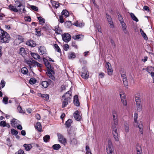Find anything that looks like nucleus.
I'll return each instance as SVG.
<instances>
[{
    "label": "nucleus",
    "instance_id": "nucleus-1",
    "mask_svg": "<svg viewBox=\"0 0 154 154\" xmlns=\"http://www.w3.org/2000/svg\"><path fill=\"white\" fill-rule=\"evenodd\" d=\"M43 60L44 63L48 69L46 74L50 79L53 81H55V78L54 76L55 72L54 71V68L51 66L50 63L47 59L43 58Z\"/></svg>",
    "mask_w": 154,
    "mask_h": 154
},
{
    "label": "nucleus",
    "instance_id": "nucleus-2",
    "mask_svg": "<svg viewBox=\"0 0 154 154\" xmlns=\"http://www.w3.org/2000/svg\"><path fill=\"white\" fill-rule=\"evenodd\" d=\"M10 37L9 35L6 32L0 29V41L3 43L9 42Z\"/></svg>",
    "mask_w": 154,
    "mask_h": 154
},
{
    "label": "nucleus",
    "instance_id": "nucleus-3",
    "mask_svg": "<svg viewBox=\"0 0 154 154\" xmlns=\"http://www.w3.org/2000/svg\"><path fill=\"white\" fill-rule=\"evenodd\" d=\"M15 3V7L12 5H10L9 7V9L14 12H17L18 11H19L20 12H21L22 9L21 8H22L24 7L23 4L24 3Z\"/></svg>",
    "mask_w": 154,
    "mask_h": 154
},
{
    "label": "nucleus",
    "instance_id": "nucleus-4",
    "mask_svg": "<svg viewBox=\"0 0 154 154\" xmlns=\"http://www.w3.org/2000/svg\"><path fill=\"white\" fill-rule=\"evenodd\" d=\"M106 150L108 154H112L113 146L112 142L110 140H109L108 141V145L106 146Z\"/></svg>",
    "mask_w": 154,
    "mask_h": 154
},
{
    "label": "nucleus",
    "instance_id": "nucleus-5",
    "mask_svg": "<svg viewBox=\"0 0 154 154\" xmlns=\"http://www.w3.org/2000/svg\"><path fill=\"white\" fill-rule=\"evenodd\" d=\"M62 39L66 42H68L71 39L70 35L67 33H65L62 35Z\"/></svg>",
    "mask_w": 154,
    "mask_h": 154
},
{
    "label": "nucleus",
    "instance_id": "nucleus-6",
    "mask_svg": "<svg viewBox=\"0 0 154 154\" xmlns=\"http://www.w3.org/2000/svg\"><path fill=\"white\" fill-rule=\"evenodd\" d=\"M112 134L115 140L116 141H118L119 138L116 127H112Z\"/></svg>",
    "mask_w": 154,
    "mask_h": 154
},
{
    "label": "nucleus",
    "instance_id": "nucleus-7",
    "mask_svg": "<svg viewBox=\"0 0 154 154\" xmlns=\"http://www.w3.org/2000/svg\"><path fill=\"white\" fill-rule=\"evenodd\" d=\"M106 67L107 70L108 75H112V74L113 70L112 68L111 64L108 62H107L106 64Z\"/></svg>",
    "mask_w": 154,
    "mask_h": 154
},
{
    "label": "nucleus",
    "instance_id": "nucleus-8",
    "mask_svg": "<svg viewBox=\"0 0 154 154\" xmlns=\"http://www.w3.org/2000/svg\"><path fill=\"white\" fill-rule=\"evenodd\" d=\"M57 135L58 137V139L60 142L62 143L65 144L66 143V140L64 138L63 136L60 133H57Z\"/></svg>",
    "mask_w": 154,
    "mask_h": 154
},
{
    "label": "nucleus",
    "instance_id": "nucleus-9",
    "mask_svg": "<svg viewBox=\"0 0 154 154\" xmlns=\"http://www.w3.org/2000/svg\"><path fill=\"white\" fill-rule=\"evenodd\" d=\"M81 76L82 78L85 79H87L88 78V72L87 69L85 68H82Z\"/></svg>",
    "mask_w": 154,
    "mask_h": 154
},
{
    "label": "nucleus",
    "instance_id": "nucleus-10",
    "mask_svg": "<svg viewBox=\"0 0 154 154\" xmlns=\"http://www.w3.org/2000/svg\"><path fill=\"white\" fill-rule=\"evenodd\" d=\"M53 82L50 79H48V81H44L42 82L41 85L43 88H46L49 85L53 84Z\"/></svg>",
    "mask_w": 154,
    "mask_h": 154
},
{
    "label": "nucleus",
    "instance_id": "nucleus-11",
    "mask_svg": "<svg viewBox=\"0 0 154 154\" xmlns=\"http://www.w3.org/2000/svg\"><path fill=\"white\" fill-rule=\"evenodd\" d=\"M76 129L75 128L72 126L68 130V133L70 136H75L76 135Z\"/></svg>",
    "mask_w": 154,
    "mask_h": 154
},
{
    "label": "nucleus",
    "instance_id": "nucleus-12",
    "mask_svg": "<svg viewBox=\"0 0 154 154\" xmlns=\"http://www.w3.org/2000/svg\"><path fill=\"white\" fill-rule=\"evenodd\" d=\"M72 92L70 91H67L64 95L62 96V98H64L70 100L72 97Z\"/></svg>",
    "mask_w": 154,
    "mask_h": 154
},
{
    "label": "nucleus",
    "instance_id": "nucleus-13",
    "mask_svg": "<svg viewBox=\"0 0 154 154\" xmlns=\"http://www.w3.org/2000/svg\"><path fill=\"white\" fill-rule=\"evenodd\" d=\"M106 17L107 20V21L110 24V27L113 28L114 27V25L113 24V22L112 21V18L109 15L107 14H106Z\"/></svg>",
    "mask_w": 154,
    "mask_h": 154
},
{
    "label": "nucleus",
    "instance_id": "nucleus-14",
    "mask_svg": "<svg viewBox=\"0 0 154 154\" xmlns=\"http://www.w3.org/2000/svg\"><path fill=\"white\" fill-rule=\"evenodd\" d=\"M73 116L75 119L78 121H79L81 118V116L80 115L79 112L78 110L75 112Z\"/></svg>",
    "mask_w": 154,
    "mask_h": 154
},
{
    "label": "nucleus",
    "instance_id": "nucleus-15",
    "mask_svg": "<svg viewBox=\"0 0 154 154\" xmlns=\"http://www.w3.org/2000/svg\"><path fill=\"white\" fill-rule=\"evenodd\" d=\"M26 44L27 45L32 47H34L36 46V44L35 42L32 40H29L26 41Z\"/></svg>",
    "mask_w": 154,
    "mask_h": 154
},
{
    "label": "nucleus",
    "instance_id": "nucleus-16",
    "mask_svg": "<svg viewBox=\"0 0 154 154\" xmlns=\"http://www.w3.org/2000/svg\"><path fill=\"white\" fill-rule=\"evenodd\" d=\"M74 103L76 106H79L80 105V103L78 100V96L75 95L74 97Z\"/></svg>",
    "mask_w": 154,
    "mask_h": 154
},
{
    "label": "nucleus",
    "instance_id": "nucleus-17",
    "mask_svg": "<svg viewBox=\"0 0 154 154\" xmlns=\"http://www.w3.org/2000/svg\"><path fill=\"white\" fill-rule=\"evenodd\" d=\"M38 50L40 54H43L46 52V48L43 46H40L38 48Z\"/></svg>",
    "mask_w": 154,
    "mask_h": 154
},
{
    "label": "nucleus",
    "instance_id": "nucleus-18",
    "mask_svg": "<svg viewBox=\"0 0 154 154\" xmlns=\"http://www.w3.org/2000/svg\"><path fill=\"white\" fill-rule=\"evenodd\" d=\"M25 62L29 66L30 68H31L32 66L34 67V66H35L34 65H33V64H34V60L31 61L30 60H25Z\"/></svg>",
    "mask_w": 154,
    "mask_h": 154
},
{
    "label": "nucleus",
    "instance_id": "nucleus-19",
    "mask_svg": "<svg viewBox=\"0 0 154 154\" xmlns=\"http://www.w3.org/2000/svg\"><path fill=\"white\" fill-rule=\"evenodd\" d=\"M136 149L137 152V154H142L141 147L139 144H137Z\"/></svg>",
    "mask_w": 154,
    "mask_h": 154
},
{
    "label": "nucleus",
    "instance_id": "nucleus-20",
    "mask_svg": "<svg viewBox=\"0 0 154 154\" xmlns=\"http://www.w3.org/2000/svg\"><path fill=\"white\" fill-rule=\"evenodd\" d=\"M35 129L39 132H41L42 129V126L41 123L38 122L35 126Z\"/></svg>",
    "mask_w": 154,
    "mask_h": 154
},
{
    "label": "nucleus",
    "instance_id": "nucleus-21",
    "mask_svg": "<svg viewBox=\"0 0 154 154\" xmlns=\"http://www.w3.org/2000/svg\"><path fill=\"white\" fill-rule=\"evenodd\" d=\"M62 108H63L66 107L68 104V102H70V100L64 98H62Z\"/></svg>",
    "mask_w": 154,
    "mask_h": 154
},
{
    "label": "nucleus",
    "instance_id": "nucleus-22",
    "mask_svg": "<svg viewBox=\"0 0 154 154\" xmlns=\"http://www.w3.org/2000/svg\"><path fill=\"white\" fill-rule=\"evenodd\" d=\"M118 116L113 118V122L112 125V127H116L118 124Z\"/></svg>",
    "mask_w": 154,
    "mask_h": 154
},
{
    "label": "nucleus",
    "instance_id": "nucleus-23",
    "mask_svg": "<svg viewBox=\"0 0 154 154\" xmlns=\"http://www.w3.org/2000/svg\"><path fill=\"white\" fill-rule=\"evenodd\" d=\"M11 125L12 127H16L17 126L18 124L17 120L14 118L11 121Z\"/></svg>",
    "mask_w": 154,
    "mask_h": 154
},
{
    "label": "nucleus",
    "instance_id": "nucleus-24",
    "mask_svg": "<svg viewBox=\"0 0 154 154\" xmlns=\"http://www.w3.org/2000/svg\"><path fill=\"white\" fill-rule=\"evenodd\" d=\"M54 30L55 31V32L58 34H60L62 32V30L60 28L58 25L56 26L55 27Z\"/></svg>",
    "mask_w": 154,
    "mask_h": 154
},
{
    "label": "nucleus",
    "instance_id": "nucleus-25",
    "mask_svg": "<svg viewBox=\"0 0 154 154\" xmlns=\"http://www.w3.org/2000/svg\"><path fill=\"white\" fill-rule=\"evenodd\" d=\"M30 54L35 59H40V56L37 53L31 52Z\"/></svg>",
    "mask_w": 154,
    "mask_h": 154
},
{
    "label": "nucleus",
    "instance_id": "nucleus-26",
    "mask_svg": "<svg viewBox=\"0 0 154 154\" xmlns=\"http://www.w3.org/2000/svg\"><path fill=\"white\" fill-rule=\"evenodd\" d=\"M39 96L42 97L45 100H48L49 99V95L48 94H40Z\"/></svg>",
    "mask_w": 154,
    "mask_h": 154
},
{
    "label": "nucleus",
    "instance_id": "nucleus-27",
    "mask_svg": "<svg viewBox=\"0 0 154 154\" xmlns=\"http://www.w3.org/2000/svg\"><path fill=\"white\" fill-rule=\"evenodd\" d=\"M61 14L62 16H64L66 18L69 16V13L68 11L66 10H63L61 12Z\"/></svg>",
    "mask_w": 154,
    "mask_h": 154
},
{
    "label": "nucleus",
    "instance_id": "nucleus-28",
    "mask_svg": "<svg viewBox=\"0 0 154 154\" xmlns=\"http://www.w3.org/2000/svg\"><path fill=\"white\" fill-rule=\"evenodd\" d=\"M23 146L25 147L26 151H29L32 148V146L31 144H24Z\"/></svg>",
    "mask_w": 154,
    "mask_h": 154
},
{
    "label": "nucleus",
    "instance_id": "nucleus-29",
    "mask_svg": "<svg viewBox=\"0 0 154 154\" xmlns=\"http://www.w3.org/2000/svg\"><path fill=\"white\" fill-rule=\"evenodd\" d=\"M23 39L24 38L22 36L19 35L17 36V39L15 40L14 42H19L18 43H20L23 41Z\"/></svg>",
    "mask_w": 154,
    "mask_h": 154
},
{
    "label": "nucleus",
    "instance_id": "nucleus-30",
    "mask_svg": "<svg viewBox=\"0 0 154 154\" xmlns=\"http://www.w3.org/2000/svg\"><path fill=\"white\" fill-rule=\"evenodd\" d=\"M72 123V121L71 119H69L66 121L65 125L66 128H68L71 126V124Z\"/></svg>",
    "mask_w": 154,
    "mask_h": 154
},
{
    "label": "nucleus",
    "instance_id": "nucleus-31",
    "mask_svg": "<svg viewBox=\"0 0 154 154\" xmlns=\"http://www.w3.org/2000/svg\"><path fill=\"white\" fill-rule=\"evenodd\" d=\"M140 31L142 36H143V38L146 40H148V38L145 33H144L143 31L141 29H140Z\"/></svg>",
    "mask_w": 154,
    "mask_h": 154
},
{
    "label": "nucleus",
    "instance_id": "nucleus-32",
    "mask_svg": "<svg viewBox=\"0 0 154 154\" xmlns=\"http://www.w3.org/2000/svg\"><path fill=\"white\" fill-rule=\"evenodd\" d=\"M28 72V70L26 67H23L21 69V72L23 74H26Z\"/></svg>",
    "mask_w": 154,
    "mask_h": 154
},
{
    "label": "nucleus",
    "instance_id": "nucleus-33",
    "mask_svg": "<svg viewBox=\"0 0 154 154\" xmlns=\"http://www.w3.org/2000/svg\"><path fill=\"white\" fill-rule=\"evenodd\" d=\"M19 53L22 55L26 53L25 49L23 47L21 48L19 50Z\"/></svg>",
    "mask_w": 154,
    "mask_h": 154
},
{
    "label": "nucleus",
    "instance_id": "nucleus-34",
    "mask_svg": "<svg viewBox=\"0 0 154 154\" xmlns=\"http://www.w3.org/2000/svg\"><path fill=\"white\" fill-rule=\"evenodd\" d=\"M138 117V114L135 113L134 114V124H138L137 119Z\"/></svg>",
    "mask_w": 154,
    "mask_h": 154
},
{
    "label": "nucleus",
    "instance_id": "nucleus-35",
    "mask_svg": "<svg viewBox=\"0 0 154 154\" xmlns=\"http://www.w3.org/2000/svg\"><path fill=\"white\" fill-rule=\"evenodd\" d=\"M37 81L36 79L34 78H31L29 81V83L31 85L35 84Z\"/></svg>",
    "mask_w": 154,
    "mask_h": 154
},
{
    "label": "nucleus",
    "instance_id": "nucleus-36",
    "mask_svg": "<svg viewBox=\"0 0 154 154\" xmlns=\"http://www.w3.org/2000/svg\"><path fill=\"white\" fill-rule=\"evenodd\" d=\"M75 55L74 53H71L69 54L68 55V57L69 59L74 58L75 57Z\"/></svg>",
    "mask_w": 154,
    "mask_h": 154
},
{
    "label": "nucleus",
    "instance_id": "nucleus-37",
    "mask_svg": "<svg viewBox=\"0 0 154 154\" xmlns=\"http://www.w3.org/2000/svg\"><path fill=\"white\" fill-rule=\"evenodd\" d=\"M54 49L58 52L60 53L61 52V50L57 44H55L54 45Z\"/></svg>",
    "mask_w": 154,
    "mask_h": 154
},
{
    "label": "nucleus",
    "instance_id": "nucleus-38",
    "mask_svg": "<svg viewBox=\"0 0 154 154\" xmlns=\"http://www.w3.org/2000/svg\"><path fill=\"white\" fill-rule=\"evenodd\" d=\"M135 99L136 104L141 103V100L140 96H135Z\"/></svg>",
    "mask_w": 154,
    "mask_h": 154
},
{
    "label": "nucleus",
    "instance_id": "nucleus-39",
    "mask_svg": "<svg viewBox=\"0 0 154 154\" xmlns=\"http://www.w3.org/2000/svg\"><path fill=\"white\" fill-rule=\"evenodd\" d=\"M130 15L131 18L134 20L136 22H138V19L136 17L133 13H131L130 14Z\"/></svg>",
    "mask_w": 154,
    "mask_h": 154
},
{
    "label": "nucleus",
    "instance_id": "nucleus-40",
    "mask_svg": "<svg viewBox=\"0 0 154 154\" xmlns=\"http://www.w3.org/2000/svg\"><path fill=\"white\" fill-rule=\"evenodd\" d=\"M43 139L44 142H47L48 141V140H49L50 139V136L48 135H46L44 137Z\"/></svg>",
    "mask_w": 154,
    "mask_h": 154
},
{
    "label": "nucleus",
    "instance_id": "nucleus-41",
    "mask_svg": "<svg viewBox=\"0 0 154 154\" xmlns=\"http://www.w3.org/2000/svg\"><path fill=\"white\" fill-rule=\"evenodd\" d=\"M38 20H39L40 22V24H42V23H45V20L41 17H37Z\"/></svg>",
    "mask_w": 154,
    "mask_h": 154
},
{
    "label": "nucleus",
    "instance_id": "nucleus-42",
    "mask_svg": "<svg viewBox=\"0 0 154 154\" xmlns=\"http://www.w3.org/2000/svg\"><path fill=\"white\" fill-rule=\"evenodd\" d=\"M52 147L54 149L58 150L60 148L61 146L59 144H56L53 145Z\"/></svg>",
    "mask_w": 154,
    "mask_h": 154
},
{
    "label": "nucleus",
    "instance_id": "nucleus-43",
    "mask_svg": "<svg viewBox=\"0 0 154 154\" xmlns=\"http://www.w3.org/2000/svg\"><path fill=\"white\" fill-rule=\"evenodd\" d=\"M65 26L67 28H69L72 25V24L70 21H67L65 23Z\"/></svg>",
    "mask_w": 154,
    "mask_h": 154
},
{
    "label": "nucleus",
    "instance_id": "nucleus-44",
    "mask_svg": "<svg viewBox=\"0 0 154 154\" xmlns=\"http://www.w3.org/2000/svg\"><path fill=\"white\" fill-rule=\"evenodd\" d=\"M77 143V139L75 138H73L70 140V143L72 144H76Z\"/></svg>",
    "mask_w": 154,
    "mask_h": 154
},
{
    "label": "nucleus",
    "instance_id": "nucleus-45",
    "mask_svg": "<svg viewBox=\"0 0 154 154\" xmlns=\"http://www.w3.org/2000/svg\"><path fill=\"white\" fill-rule=\"evenodd\" d=\"M82 37H83V36L82 35H76L75 36H73L72 37V38L75 40H78V39H79L80 38H81Z\"/></svg>",
    "mask_w": 154,
    "mask_h": 154
},
{
    "label": "nucleus",
    "instance_id": "nucleus-46",
    "mask_svg": "<svg viewBox=\"0 0 154 154\" xmlns=\"http://www.w3.org/2000/svg\"><path fill=\"white\" fill-rule=\"evenodd\" d=\"M95 26V27L97 29L98 32H101V26L98 23H96Z\"/></svg>",
    "mask_w": 154,
    "mask_h": 154
},
{
    "label": "nucleus",
    "instance_id": "nucleus-47",
    "mask_svg": "<svg viewBox=\"0 0 154 154\" xmlns=\"http://www.w3.org/2000/svg\"><path fill=\"white\" fill-rule=\"evenodd\" d=\"M137 104V110L138 111L140 112L142 110V106L141 103H138Z\"/></svg>",
    "mask_w": 154,
    "mask_h": 154
},
{
    "label": "nucleus",
    "instance_id": "nucleus-48",
    "mask_svg": "<svg viewBox=\"0 0 154 154\" xmlns=\"http://www.w3.org/2000/svg\"><path fill=\"white\" fill-rule=\"evenodd\" d=\"M5 85V82L4 80H2L0 83V88H2L4 87Z\"/></svg>",
    "mask_w": 154,
    "mask_h": 154
},
{
    "label": "nucleus",
    "instance_id": "nucleus-49",
    "mask_svg": "<svg viewBox=\"0 0 154 154\" xmlns=\"http://www.w3.org/2000/svg\"><path fill=\"white\" fill-rule=\"evenodd\" d=\"M117 14L118 16V20L120 22V23H121L122 22L124 21L123 18L122 17V16L120 14H119V13H118Z\"/></svg>",
    "mask_w": 154,
    "mask_h": 154
},
{
    "label": "nucleus",
    "instance_id": "nucleus-50",
    "mask_svg": "<svg viewBox=\"0 0 154 154\" xmlns=\"http://www.w3.org/2000/svg\"><path fill=\"white\" fill-rule=\"evenodd\" d=\"M11 133L13 135H17L18 132L14 129H12L11 130Z\"/></svg>",
    "mask_w": 154,
    "mask_h": 154
},
{
    "label": "nucleus",
    "instance_id": "nucleus-51",
    "mask_svg": "<svg viewBox=\"0 0 154 154\" xmlns=\"http://www.w3.org/2000/svg\"><path fill=\"white\" fill-rule=\"evenodd\" d=\"M123 83L125 87H128V82L127 81V79H125L124 80H123Z\"/></svg>",
    "mask_w": 154,
    "mask_h": 154
},
{
    "label": "nucleus",
    "instance_id": "nucleus-52",
    "mask_svg": "<svg viewBox=\"0 0 154 154\" xmlns=\"http://www.w3.org/2000/svg\"><path fill=\"white\" fill-rule=\"evenodd\" d=\"M34 64L35 65H36L38 67H39L40 68H41L42 66V64L39 63L34 60Z\"/></svg>",
    "mask_w": 154,
    "mask_h": 154
},
{
    "label": "nucleus",
    "instance_id": "nucleus-53",
    "mask_svg": "<svg viewBox=\"0 0 154 154\" xmlns=\"http://www.w3.org/2000/svg\"><path fill=\"white\" fill-rule=\"evenodd\" d=\"M6 123L5 121H2L0 122V126L5 127L6 126Z\"/></svg>",
    "mask_w": 154,
    "mask_h": 154
},
{
    "label": "nucleus",
    "instance_id": "nucleus-54",
    "mask_svg": "<svg viewBox=\"0 0 154 154\" xmlns=\"http://www.w3.org/2000/svg\"><path fill=\"white\" fill-rule=\"evenodd\" d=\"M134 125L136 127H138L139 128V130L143 129V126L142 125H138V124H134Z\"/></svg>",
    "mask_w": 154,
    "mask_h": 154
},
{
    "label": "nucleus",
    "instance_id": "nucleus-55",
    "mask_svg": "<svg viewBox=\"0 0 154 154\" xmlns=\"http://www.w3.org/2000/svg\"><path fill=\"white\" fill-rule=\"evenodd\" d=\"M8 98L7 97H4L3 100V102L5 104L8 103Z\"/></svg>",
    "mask_w": 154,
    "mask_h": 154
},
{
    "label": "nucleus",
    "instance_id": "nucleus-56",
    "mask_svg": "<svg viewBox=\"0 0 154 154\" xmlns=\"http://www.w3.org/2000/svg\"><path fill=\"white\" fill-rule=\"evenodd\" d=\"M63 17V16L62 15L59 16V21L61 23H63L64 22Z\"/></svg>",
    "mask_w": 154,
    "mask_h": 154
},
{
    "label": "nucleus",
    "instance_id": "nucleus-57",
    "mask_svg": "<svg viewBox=\"0 0 154 154\" xmlns=\"http://www.w3.org/2000/svg\"><path fill=\"white\" fill-rule=\"evenodd\" d=\"M69 48V46L68 44H65L64 45L63 49L65 51H67Z\"/></svg>",
    "mask_w": 154,
    "mask_h": 154
},
{
    "label": "nucleus",
    "instance_id": "nucleus-58",
    "mask_svg": "<svg viewBox=\"0 0 154 154\" xmlns=\"http://www.w3.org/2000/svg\"><path fill=\"white\" fill-rule=\"evenodd\" d=\"M25 20L26 21L30 22L31 20V17L29 16H27L25 17Z\"/></svg>",
    "mask_w": 154,
    "mask_h": 154
},
{
    "label": "nucleus",
    "instance_id": "nucleus-59",
    "mask_svg": "<svg viewBox=\"0 0 154 154\" xmlns=\"http://www.w3.org/2000/svg\"><path fill=\"white\" fill-rule=\"evenodd\" d=\"M7 145L8 146H11V142L9 138H8L6 140Z\"/></svg>",
    "mask_w": 154,
    "mask_h": 154
},
{
    "label": "nucleus",
    "instance_id": "nucleus-60",
    "mask_svg": "<svg viewBox=\"0 0 154 154\" xmlns=\"http://www.w3.org/2000/svg\"><path fill=\"white\" fill-rule=\"evenodd\" d=\"M120 23H121L122 29L127 28V26L126 25V24L124 22V21Z\"/></svg>",
    "mask_w": 154,
    "mask_h": 154
},
{
    "label": "nucleus",
    "instance_id": "nucleus-61",
    "mask_svg": "<svg viewBox=\"0 0 154 154\" xmlns=\"http://www.w3.org/2000/svg\"><path fill=\"white\" fill-rule=\"evenodd\" d=\"M31 8L32 9L35 11H37L38 9L37 7L34 5H31Z\"/></svg>",
    "mask_w": 154,
    "mask_h": 154
},
{
    "label": "nucleus",
    "instance_id": "nucleus-62",
    "mask_svg": "<svg viewBox=\"0 0 154 154\" xmlns=\"http://www.w3.org/2000/svg\"><path fill=\"white\" fill-rule=\"evenodd\" d=\"M112 114L113 118L118 116L117 113L116 111H113L112 112Z\"/></svg>",
    "mask_w": 154,
    "mask_h": 154
},
{
    "label": "nucleus",
    "instance_id": "nucleus-63",
    "mask_svg": "<svg viewBox=\"0 0 154 154\" xmlns=\"http://www.w3.org/2000/svg\"><path fill=\"white\" fill-rule=\"evenodd\" d=\"M17 109L19 112L21 113L23 112V111L21 107L20 106H18L17 108Z\"/></svg>",
    "mask_w": 154,
    "mask_h": 154
},
{
    "label": "nucleus",
    "instance_id": "nucleus-64",
    "mask_svg": "<svg viewBox=\"0 0 154 154\" xmlns=\"http://www.w3.org/2000/svg\"><path fill=\"white\" fill-rule=\"evenodd\" d=\"M24 153V151L23 150L20 149L18 152H16L15 154H23Z\"/></svg>",
    "mask_w": 154,
    "mask_h": 154
}]
</instances>
